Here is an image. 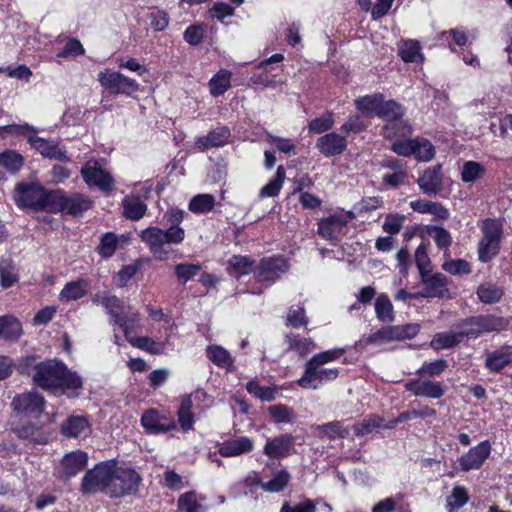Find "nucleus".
Returning a JSON list of instances; mask_svg holds the SVG:
<instances>
[{"mask_svg":"<svg viewBox=\"0 0 512 512\" xmlns=\"http://www.w3.org/2000/svg\"><path fill=\"white\" fill-rule=\"evenodd\" d=\"M315 146L324 156L332 157L342 154L347 147V142L345 137L330 132L319 137Z\"/></svg>","mask_w":512,"mask_h":512,"instance_id":"21","label":"nucleus"},{"mask_svg":"<svg viewBox=\"0 0 512 512\" xmlns=\"http://www.w3.org/2000/svg\"><path fill=\"white\" fill-rule=\"evenodd\" d=\"M308 323L305 309L302 305L291 306L286 316V324L294 328H299Z\"/></svg>","mask_w":512,"mask_h":512,"instance_id":"58","label":"nucleus"},{"mask_svg":"<svg viewBox=\"0 0 512 512\" xmlns=\"http://www.w3.org/2000/svg\"><path fill=\"white\" fill-rule=\"evenodd\" d=\"M478 226L481 231V238L477 246L478 260L488 263L499 254L503 224L499 219L486 218L480 221Z\"/></svg>","mask_w":512,"mask_h":512,"instance_id":"4","label":"nucleus"},{"mask_svg":"<svg viewBox=\"0 0 512 512\" xmlns=\"http://www.w3.org/2000/svg\"><path fill=\"white\" fill-rule=\"evenodd\" d=\"M448 367V363L444 359H438L431 362H424L417 370L419 375H428L430 377L440 376Z\"/></svg>","mask_w":512,"mask_h":512,"instance_id":"60","label":"nucleus"},{"mask_svg":"<svg viewBox=\"0 0 512 512\" xmlns=\"http://www.w3.org/2000/svg\"><path fill=\"white\" fill-rule=\"evenodd\" d=\"M477 295L481 302L485 304H494L499 302L503 296V289L497 284L486 282L477 289Z\"/></svg>","mask_w":512,"mask_h":512,"instance_id":"42","label":"nucleus"},{"mask_svg":"<svg viewBox=\"0 0 512 512\" xmlns=\"http://www.w3.org/2000/svg\"><path fill=\"white\" fill-rule=\"evenodd\" d=\"M288 269V262L282 257L264 258L255 271V277L258 282L265 283V287H267Z\"/></svg>","mask_w":512,"mask_h":512,"instance_id":"12","label":"nucleus"},{"mask_svg":"<svg viewBox=\"0 0 512 512\" xmlns=\"http://www.w3.org/2000/svg\"><path fill=\"white\" fill-rule=\"evenodd\" d=\"M230 135V130L227 127L219 126L207 135L197 137L195 146L202 151L213 147H222L228 143Z\"/></svg>","mask_w":512,"mask_h":512,"instance_id":"24","label":"nucleus"},{"mask_svg":"<svg viewBox=\"0 0 512 512\" xmlns=\"http://www.w3.org/2000/svg\"><path fill=\"white\" fill-rule=\"evenodd\" d=\"M81 176L89 187H96L104 193L112 191L115 180L112 174L96 160H89L81 168Z\"/></svg>","mask_w":512,"mask_h":512,"instance_id":"9","label":"nucleus"},{"mask_svg":"<svg viewBox=\"0 0 512 512\" xmlns=\"http://www.w3.org/2000/svg\"><path fill=\"white\" fill-rule=\"evenodd\" d=\"M246 389L251 395L262 401H272L278 393L276 387L260 386L256 381L248 382L246 384Z\"/></svg>","mask_w":512,"mask_h":512,"instance_id":"50","label":"nucleus"},{"mask_svg":"<svg viewBox=\"0 0 512 512\" xmlns=\"http://www.w3.org/2000/svg\"><path fill=\"white\" fill-rule=\"evenodd\" d=\"M123 214L127 219L139 220L144 217L147 205L140 197L128 195L122 200Z\"/></svg>","mask_w":512,"mask_h":512,"instance_id":"31","label":"nucleus"},{"mask_svg":"<svg viewBox=\"0 0 512 512\" xmlns=\"http://www.w3.org/2000/svg\"><path fill=\"white\" fill-rule=\"evenodd\" d=\"M441 184L439 168L437 167L426 169L418 179L420 189L428 195L438 193Z\"/></svg>","mask_w":512,"mask_h":512,"instance_id":"32","label":"nucleus"},{"mask_svg":"<svg viewBox=\"0 0 512 512\" xmlns=\"http://www.w3.org/2000/svg\"><path fill=\"white\" fill-rule=\"evenodd\" d=\"M22 334L20 322L12 316L0 317V338L5 340H16Z\"/></svg>","mask_w":512,"mask_h":512,"instance_id":"39","label":"nucleus"},{"mask_svg":"<svg viewBox=\"0 0 512 512\" xmlns=\"http://www.w3.org/2000/svg\"><path fill=\"white\" fill-rule=\"evenodd\" d=\"M29 144L44 158L57 161H69L65 148L60 146L58 142L38 137L35 134L34 137L29 139Z\"/></svg>","mask_w":512,"mask_h":512,"instance_id":"17","label":"nucleus"},{"mask_svg":"<svg viewBox=\"0 0 512 512\" xmlns=\"http://www.w3.org/2000/svg\"><path fill=\"white\" fill-rule=\"evenodd\" d=\"M318 437H326L330 440L342 439L348 436L349 429L340 421H332L314 427Z\"/></svg>","mask_w":512,"mask_h":512,"instance_id":"35","label":"nucleus"},{"mask_svg":"<svg viewBox=\"0 0 512 512\" xmlns=\"http://www.w3.org/2000/svg\"><path fill=\"white\" fill-rule=\"evenodd\" d=\"M72 215H80L87 211L92 206V201L89 197L83 194H74L70 197H62L59 195L57 205Z\"/></svg>","mask_w":512,"mask_h":512,"instance_id":"26","label":"nucleus"},{"mask_svg":"<svg viewBox=\"0 0 512 512\" xmlns=\"http://www.w3.org/2000/svg\"><path fill=\"white\" fill-rule=\"evenodd\" d=\"M268 412L275 423H291L295 418L293 410L283 404L270 406Z\"/></svg>","mask_w":512,"mask_h":512,"instance_id":"52","label":"nucleus"},{"mask_svg":"<svg viewBox=\"0 0 512 512\" xmlns=\"http://www.w3.org/2000/svg\"><path fill=\"white\" fill-rule=\"evenodd\" d=\"M506 325L507 322L503 318L491 315L473 317L467 322L462 334L468 337L476 336L483 332L502 330Z\"/></svg>","mask_w":512,"mask_h":512,"instance_id":"16","label":"nucleus"},{"mask_svg":"<svg viewBox=\"0 0 512 512\" xmlns=\"http://www.w3.org/2000/svg\"><path fill=\"white\" fill-rule=\"evenodd\" d=\"M291 475L286 469H281L273 473L272 478L264 481L262 490L269 493H278L283 491L290 482Z\"/></svg>","mask_w":512,"mask_h":512,"instance_id":"38","label":"nucleus"},{"mask_svg":"<svg viewBox=\"0 0 512 512\" xmlns=\"http://www.w3.org/2000/svg\"><path fill=\"white\" fill-rule=\"evenodd\" d=\"M19 280L18 269L10 259L0 261V283L3 288H8Z\"/></svg>","mask_w":512,"mask_h":512,"instance_id":"44","label":"nucleus"},{"mask_svg":"<svg viewBox=\"0 0 512 512\" xmlns=\"http://www.w3.org/2000/svg\"><path fill=\"white\" fill-rule=\"evenodd\" d=\"M88 461V455L80 450L66 454L62 460L64 473L67 477L75 476L83 470Z\"/></svg>","mask_w":512,"mask_h":512,"instance_id":"29","label":"nucleus"},{"mask_svg":"<svg viewBox=\"0 0 512 512\" xmlns=\"http://www.w3.org/2000/svg\"><path fill=\"white\" fill-rule=\"evenodd\" d=\"M215 198L210 194H198L189 203V210L193 213H206L213 209Z\"/></svg>","mask_w":512,"mask_h":512,"instance_id":"49","label":"nucleus"},{"mask_svg":"<svg viewBox=\"0 0 512 512\" xmlns=\"http://www.w3.org/2000/svg\"><path fill=\"white\" fill-rule=\"evenodd\" d=\"M37 132L38 129L28 123L11 124L0 127V136H4V134L23 135L27 137L28 141L30 138L34 137Z\"/></svg>","mask_w":512,"mask_h":512,"instance_id":"51","label":"nucleus"},{"mask_svg":"<svg viewBox=\"0 0 512 512\" xmlns=\"http://www.w3.org/2000/svg\"><path fill=\"white\" fill-rule=\"evenodd\" d=\"M285 179V169L283 166H279L276 171V175L261 188L259 196L261 198L275 197L279 194L283 182Z\"/></svg>","mask_w":512,"mask_h":512,"instance_id":"47","label":"nucleus"},{"mask_svg":"<svg viewBox=\"0 0 512 512\" xmlns=\"http://www.w3.org/2000/svg\"><path fill=\"white\" fill-rule=\"evenodd\" d=\"M405 110L395 100L382 99L377 117L384 119L387 123L383 127V136L391 139L398 136H405L411 132V126L403 119Z\"/></svg>","mask_w":512,"mask_h":512,"instance_id":"5","label":"nucleus"},{"mask_svg":"<svg viewBox=\"0 0 512 512\" xmlns=\"http://www.w3.org/2000/svg\"><path fill=\"white\" fill-rule=\"evenodd\" d=\"M98 81L111 94L131 95L139 90V84L124 74L104 69L98 73Z\"/></svg>","mask_w":512,"mask_h":512,"instance_id":"10","label":"nucleus"},{"mask_svg":"<svg viewBox=\"0 0 512 512\" xmlns=\"http://www.w3.org/2000/svg\"><path fill=\"white\" fill-rule=\"evenodd\" d=\"M383 97L381 93L365 95L355 100V106L362 114L377 117Z\"/></svg>","mask_w":512,"mask_h":512,"instance_id":"34","label":"nucleus"},{"mask_svg":"<svg viewBox=\"0 0 512 512\" xmlns=\"http://www.w3.org/2000/svg\"><path fill=\"white\" fill-rule=\"evenodd\" d=\"M15 433L22 439L29 440L37 444L47 442V436L42 432L41 428L32 423H23L14 429Z\"/></svg>","mask_w":512,"mask_h":512,"instance_id":"37","label":"nucleus"},{"mask_svg":"<svg viewBox=\"0 0 512 512\" xmlns=\"http://www.w3.org/2000/svg\"><path fill=\"white\" fill-rule=\"evenodd\" d=\"M394 334L392 326L384 327L375 333L363 338L359 341L360 344H382L385 342L394 341Z\"/></svg>","mask_w":512,"mask_h":512,"instance_id":"59","label":"nucleus"},{"mask_svg":"<svg viewBox=\"0 0 512 512\" xmlns=\"http://www.w3.org/2000/svg\"><path fill=\"white\" fill-rule=\"evenodd\" d=\"M61 432L66 437L86 436L90 432V424L84 416H71L61 425Z\"/></svg>","mask_w":512,"mask_h":512,"instance_id":"28","label":"nucleus"},{"mask_svg":"<svg viewBox=\"0 0 512 512\" xmlns=\"http://www.w3.org/2000/svg\"><path fill=\"white\" fill-rule=\"evenodd\" d=\"M206 352L209 360L221 368H229L233 365V358L222 346H208Z\"/></svg>","mask_w":512,"mask_h":512,"instance_id":"45","label":"nucleus"},{"mask_svg":"<svg viewBox=\"0 0 512 512\" xmlns=\"http://www.w3.org/2000/svg\"><path fill=\"white\" fill-rule=\"evenodd\" d=\"M141 425L151 434L166 433L176 428V423L171 416L161 414L155 409H148L142 414Z\"/></svg>","mask_w":512,"mask_h":512,"instance_id":"15","label":"nucleus"},{"mask_svg":"<svg viewBox=\"0 0 512 512\" xmlns=\"http://www.w3.org/2000/svg\"><path fill=\"white\" fill-rule=\"evenodd\" d=\"M404 387L416 397L439 399L445 394L441 382L429 378L410 379L405 382Z\"/></svg>","mask_w":512,"mask_h":512,"instance_id":"14","label":"nucleus"},{"mask_svg":"<svg viewBox=\"0 0 512 512\" xmlns=\"http://www.w3.org/2000/svg\"><path fill=\"white\" fill-rule=\"evenodd\" d=\"M491 444L485 440L471 447L465 454L458 458V464L462 471L478 470L491 454Z\"/></svg>","mask_w":512,"mask_h":512,"instance_id":"13","label":"nucleus"},{"mask_svg":"<svg viewBox=\"0 0 512 512\" xmlns=\"http://www.w3.org/2000/svg\"><path fill=\"white\" fill-rule=\"evenodd\" d=\"M231 75L230 71L222 69L210 79L209 88L212 96L223 95L230 88Z\"/></svg>","mask_w":512,"mask_h":512,"instance_id":"41","label":"nucleus"},{"mask_svg":"<svg viewBox=\"0 0 512 512\" xmlns=\"http://www.w3.org/2000/svg\"><path fill=\"white\" fill-rule=\"evenodd\" d=\"M435 155L433 144L425 138H415L412 156L418 161L428 162Z\"/></svg>","mask_w":512,"mask_h":512,"instance_id":"48","label":"nucleus"},{"mask_svg":"<svg viewBox=\"0 0 512 512\" xmlns=\"http://www.w3.org/2000/svg\"><path fill=\"white\" fill-rule=\"evenodd\" d=\"M117 245L118 240L116 235L113 233H107L101 239L98 246V252L102 257L109 258L115 253Z\"/></svg>","mask_w":512,"mask_h":512,"instance_id":"63","label":"nucleus"},{"mask_svg":"<svg viewBox=\"0 0 512 512\" xmlns=\"http://www.w3.org/2000/svg\"><path fill=\"white\" fill-rule=\"evenodd\" d=\"M442 269L452 275H467L471 273L469 262L464 259H449L442 264Z\"/></svg>","mask_w":512,"mask_h":512,"instance_id":"56","label":"nucleus"},{"mask_svg":"<svg viewBox=\"0 0 512 512\" xmlns=\"http://www.w3.org/2000/svg\"><path fill=\"white\" fill-rule=\"evenodd\" d=\"M295 439L291 434H281L268 439L264 445V454L272 459L283 458L294 451Z\"/></svg>","mask_w":512,"mask_h":512,"instance_id":"18","label":"nucleus"},{"mask_svg":"<svg viewBox=\"0 0 512 512\" xmlns=\"http://www.w3.org/2000/svg\"><path fill=\"white\" fill-rule=\"evenodd\" d=\"M398 55L406 63H422L424 60L419 42L411 39L400 42Z\"/></svg>","mask_w":512,"mask_h":512,"instance_id":"33","label":"nucleus"},{"mask_svg":"<svg viewBox=\"0 0 512 512\" xmlns=\"http://www.w3.org/2000/svg\"><path fill=\"white\" fill-rule=\"evenodd\" d=\"M462 335L454 333H438L432 339L430 345L436 350L447 349L457 345Z\"/></svg>","mask_w":512,"mask_h":512,"instance_id":"54","label":"nucleus"},{"mask_svg":"<svg viewBox=\"0 0 512 512\" xmlns=\"http://www.w3.org/2000/svg\"><path fill=\"white\" fill-rule=\"evenodd\" d=\"M280 512H316V504L311 499H304L293 505L284 503Z\"/></svg>","mask_w":512,"mask_h":512,"instance_id":"64","label":"nucleus"},{"mask_svg":"<svg viewBox=\"0 0 512 512\" xmlns=\"http://www.w3.org/2000/svg\"><path fill=\"white\" fill-rule=\"evenodd\" d=\"M346 353L345 348H333L313 355L304 365L303 375L297 384L308 390H318L323 385L336 380L338 368H326V364L338 360Z\"/></svg>","mask_w":512,"mask_h":512,"instance_id":"3","label":"nucleus"},{"mask_svg":"<svg viewBox=\"0 0 512 512\" xmlns=\"http://www.w3.org/2000/svg\"><path fill=\"white\" fill-rule=\"evenodd\" d=\"M140 481V475L134 469L118 466L113 461L110 497H121L135 493Z\"/></svg>","mask_w":512,"mask_h":512,"instance_id":"8","label":"nucleus"},{"mask_svg":"<svg viewBox=\"0 0 512 512\" xmlns=\"http://www.w3.org/2000/svg\"><path fill=\"white\" fill-rule=\"evenodd\" d=\"M253 262L249 257L234 255L228 261V273L233 277L247 275L252 270Z\"/></svg>","mask_w":512,"mask_h":512,"instance_id":"43","label":"nucleus"},{"mask_svg":"<svg viewBox=\"0 0 512 512\" xmlns=\"http://www.w3.org/2000/svg\"><path fill=\"white\" fill-rule=\"evenodd\" d=\"M383 418L377 415H371L368 419L363 420L354 426L357 436H365L370 434L375 428L385 427Z\"/></svg>","mask_w":512,"mask_h":512,"instance_id":"57","label":"nucleus"},{"mask_svg":"<svg viewBox=\"0 0 512 512\" xmlns=\"http://www.w3.org/2000/svg\"><path fill=\"white\" fill-rule=\"evenodd\" d=\"M468 493L464 487H455L447 498V507L450 512L461 508L468 502Z\"/></svg>","mask_w":512,"mask_h":512,"instance_id":"62","label":"nucleus"},{"mask_svg":"<svg viewBox=\"0 0 512 512\" xmlns=\"http://www.w3.org/2000/svg\"><path fill=\"white\" fill-rule=\"evenodd\" d=\"M200 270L201 266L199 264L181 263L175 266L176 277L182 283H186L195 277Z\"/></svg>","mask_w":512,"mask_h":512,"instance_id":"61","label":"nucleus"},{"mask_svg":"<svg viewBox=\"0 0 512 512\" xmlns=\"http://www.w3.org/2000/svg\"><path fill=\"white\" fill-rule=\"evenodd\" d=\"M23 165L22 156L11 150H7L0 154V166L11 173L17 172Z\"/></svg>","mask_w":512,"mask_h":512,"instance_id":"53","label":"nucleus"},{"mask_svg":"<svg viewBox=\"0 0 512 512\" xmlns=\"http://www.w3.org/2000/svg\"><path fill=\"white\" fill-rule=\"evenodd\" d=\"M376 317L382 322H392L395 318L393 305L389 297L382 293L377 296L375 301Z\"/></svg>","mask_w":512,"mask_h":512,"instance_id":"46","label":"nucleus"},{"mask_svg":"<svg viewBox=\"0 0 512 512\" xmlns=\"http://www.w3.org/2000/svg\"><path fill=\"white\" fill-rule=\"evenodd\" d=\"M44 398L36 392H26L16 395L12 402V408L19 413H41L44 408Z\"/></svg>","mask_w":512,"mask_h":512,"instance_id":"19","label":"nucleus"},{"mask_svg":"<svg viewBox=\"0 0 512 512\" xmlns=\"http://www.w3.org/2000/svg\"><path fill=\"white\" fill-rule=\"evenodd\" d=\"M421 279L425 286L423 293L424 297L442 298L448 292L446 288L447 278L442 273H435L432 275H430V273H425L421 275Z\"/></svg>","mask_w":512,"mask_h":512,"instance_id":"25","label":"nucleus"},{"mask_svg":"<svg viewBox=\"0 0 512 512\" xmlns=\"http://www.w3.org/2000/svg\"><path fill=\"white\" fill-rule=\"evenodd\" d=\"M93 303L101 304L111 316L110 323H120L123 327L127 328V323L122 320L123 303L121 300L106 293H97L92 299Z\"/></svg>","mask_w":512,"mask_h":512,"instance_id":"23","label":"nucleus"},{"mask_svg":"<svg viewBox=\"0 0 512 512\" xmlns=\"http://www.w3.org/2000/svg\"><path fill=\"white\" fill-rule=\"evenodd\" d=\"M164 217L167 218L170 226L168 229L159 227H148L139 234L142 242H144L154 258L164 261L168 257L169 251L165 249V245H179L185 239V230L180 227V223L184 218V211L178 208L169 209Z\"/></svg>","mask_w":512,"mask_h":512,"instance_id":"1","label":"nucleus"},{"mask_svg":"<svg viewBox=\"0 0 512 512\" xmlns=\"http://www.w3.org/2000/svg\"><path fill=\"white\" fill-rule=\"evenodd\" d=\"M90 289V280L87 278H77L67 282L61 289L58 300L62 303L77 301L85 297Z\"/></svg>","mask_w":512,"mask_h":512,"instance_id":"22","label":"nucleus"},{"mask_svg":"<svg viewBox=\"0 0 512 512\" xmlns=\"http://www.w3.org/2000/svg\"><path fill=\"white\" fill-rule=\"evenodd\" d=\"M33 370L34 383L44 390L56 393L65 390L75 391L82 387L81 377L56 359L40 362L33 366Z\"/></svg>","mask_w":512,"mask_h":512,"instance_id":"2","label":"nucleus"},{"mask_svg":"<svg viewBox=\"0 0 512 512\" xmlns=\"http://www.w3.org/2000/svg\"><path fill=\"white\" fill-rule=\"evenodd\" d=\"M427 234L434 240L436 246L444 251L445 256H448L452 243L450 232L441 226L430 225L427 227Z\"/></svg>","mask_w":512,"mask_h":512,"instance_id":"40","label":"nucleus"},{"mask_svg":"<svg viewBox=\"0 0 512 512\" xmlns=\"http://www.w3.org/2000/svg\"><path fill=\"white\" fill-rule=\"evenodd\" d=\"M355 215L351 211H337L334 214L319 220L317 233L320 237L328 241H337L342 235L349 221L354 219Z\"/></svg>","mask_w":512,"mask_h":512,"instance_id":"11","label":"nucleus"},{"mask_svg":"<svg viewBox=\"0 0 512 512\" xmlns=\"http://www.w3.org/2000/svg\"><path fill=\"white\" fill-rule=\"evenodd\" d=\"M204 500L205 497L195 491L183 493L177 501L178 512H207V508L202 504Z\"/></svg>","mask_w":512,"mask_h":512,"instance_id":"30","label":"nucleus"},{"mask_svg":"<svg viewBox=\"0 0 512 512\" xmlns=\"http://www.w3.org/2000/svg\"><path fill=\"white\" fill-rule=\"evenodd\" d=\"M253 449L254 441L247 436H240L223 441L219 447V454L225 458L239 457Z\"/></svg>","mask_w":512,"mask_h":512,"instance_id":"20","label":"nucleus"},{"mask_svg":"<svg viewBox=\"0 0 512 512\" xmlns=\"http://www.w3.org/2000/svg\"><path fill=\"white\" fill-rule=\"evenodd\" d=\"M17 190L19 193L18 202L22 206L48 211L57 208L59 194L56 192H47L36 184H19Z\"/></svg>","mask_w":512,"mask_h":512,"instance_id":"6","label":"nucleus"},{"mask_svg":"<svg viewBox=\"0 0 512 512\" xmlns=\"http://www.w3.org/2000/svg\"><path fill=\"white\" fill-rule=\"evenodd\" d=\"M484 167L475 161H467L463 164L461 170V179L465 183H473L481 177Z\"/></svg>","mask_w":512,"mask_h":512,"instance_id":"55","label":"nucleus"},{"mask_svg":"<svg viewBox=\"0 0 512 512\" xmlns=\"http://www.w3.org/2000/svg\"><path fill=\"white\" fill-rule=\"evenodd\" d=\"M289 350L295 351L300 357H305L315 350L316 344L311 338L301 337L298 334L289 333L285 336Z\"/></svg>","mask_w":512,"mask_h":512,"instance_id":"36","label":"nucleus"},{"mask_svg":"<svg viewBox=\"0 0 512 512\" xmlns=\"http://www.w3.org/2000/svg\"><path fill=\"white\" fill-rule=\"evenodd\" d=\"M113 460L105 461L88 470L82 479L81 490L86 494L104 492L110 496Z\"/></svg>","mask_w":512,"mask_h":512,"instance_id":"7","label":"nucleus"},{"mask_svg":"<svg viewBox=\"0 0 512 512\" xmlns=\"http://www.w3.org/2000/svg\"><path fill=\"white\" fill-rule=\"evenodd\" d=\"M512 362V346H504L487 354L485 366L491 372H499Z\"/></svg>","mask_w":512,"mask_h":512,"instance_id":"27","label":"nucleus"}]
</instances>
